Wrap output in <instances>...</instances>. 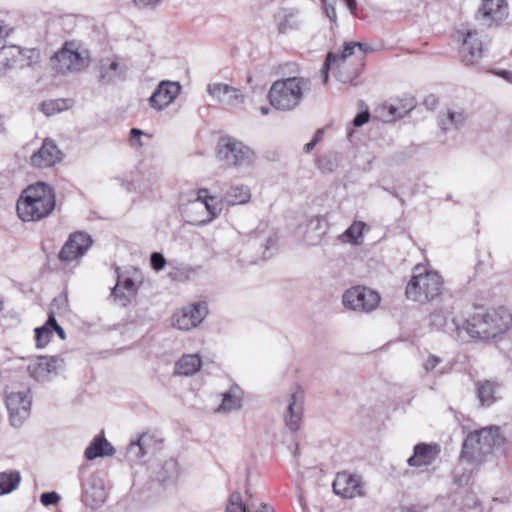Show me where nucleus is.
<instances>
[{"instance_id":"f257e3e1","label":"nucleus","mask_w":512,"mask_h":512,"mask_svg":"<svg viewBox=\"0 0 512 512\" xmlns=\"http://www.w3.org/2000/svg\"><path fill=\"white\" fill-rule=\"evenodd\" d=\"M512 325V314L504 307H476L462 323L463 329L473 339L489 341L506 333Z\"/></svg>"},{"instance_id":"f03ea898","label":"nucleus","mask_w":512,"mask_h":512,"mask_svg":"<svg viewBox=\"0 0 512 512\" xmlns=\"http://www.w3.org/2000/svg\"><path fill=\"white\" fill-rule=\"evenodd\" d=\"M55 205L54 188L44 182H37L22 191L16 209L23 221H39L49 216Z\"/></svg>"},{"instance_id":"7ed1b4c3","label":"nucleus","mask_w":512,"mask_h":512,"mask_svg":"<svg viewBox=\"0 0 512 512\" xmlns=\"http://www.w3.org/2000/svg\"><path fill=\"white\" fill-rule=\"evenodd\" d=\"M309 81L303 77H288L273 82L268 92L270 105L279 111H292L298 107Z\"/></svg>"},{"instance_id":"20e7f679","label":"nucleus","mask_w":512,"mask_h":512,"mask_svg":"<svg viewBox=\"0 0 512 512\" xmlns=\"http://www.w3.org/2000/svg\"><path fill=\"white\" fill-rule=\"evenodd\" d=\"M503 442L504 438L498 427L482 428L468 434L462 446L461 457L469 462H481Z\"/></svg>"},{"instance_id":"39448f33","label":"nucleus","mask_w":512,"mask_h":512,"mask_svg":"<svg viewBox=\"0 0 512 512\" xmlns=\"http://www.w3.org/2000/svg\"><path fill=\"white\" fill-rule=\"evenodd\" d=\"M195 198L189 200L183 208L187 222L195 226H204L217 218L222 211V204L215 196L208 195L206 188L193 192Z\"/></svg>"},{"instance_id":"423d86ee","label":"nucleus","mask_w":512,"mask_h":512,"mask_svg":"<svg viewBox=\"0 0 512 512\" xmlns=\"http://www.w3.org/2000/svg\"><path fill=\"white\" fill-rule=\"evenodd\" d=\"M442 285V277L437 272H420L412 276L405 293L408 299L424 303L439 296Z\"/></svg>"},{"instance_id":"0eeeda50","label":"nucleus","mask_w":512,"mask_h":512,"mask_svg":"<svg viewBox=\"0 0 512 512\" xmlns=\"http://www.w3.org/2000/svg\"><path fill=\"white\" fill-rule=\"evenodd\" d=\"M57 73L78 72L89 65V52L74 41L66 42L51 59Z\"/></svg>"},{"instance_id":"6e6552de","label":"nucleus","mask_w":512,"mask_h":512,"mask_svg":"<svg viewBox=\"0 0 512 512\" xmlns=\"http://www.w3.org/2000/svg\"><path fill=\"white\" fill-rule=\"evenodd\" d=\"M5 403L11 425L20 427L30 415L32 403L30 389L19 384L7 386L5 389Z\"/></svg>"},{"instance_id":"1a4fd4ad","label":"nucleus","mask_w":512,"mask_h":512,"mask_svg":"<svg viewBox=\"0 0 512 512\" xmlns=\"http://www.w3.org/2000/svg\"><path fill=\"white\" fill-rule=\"evenodd\" d=\"M217 157L230 167L249 166L254 162L255 153L248 146L233 137H221L217 146Z\"/></svg>"},{"instance_id":"9d476101","label":"nucleus","mask_w":512,"mask_h":512,"mask_svg":"<svg viewBox=\"0 0 512 512\" xmlns=\"http://www.w3.org/2000/svg\"><path fill=\"white\" fill-rule=\"evenodd\" d=\"M368 51H371V48L361 42H345L343 50L340 54H337L335 77L343 83L353 81L359 76L360 68L357 67L351 72H346V59L355 55L360 62V66H363V60Z\"/></svg>"},{"instance_id":"9b49d317","label":"nucleus","mask_w":512,"mask_h":512,"mask_svg":"<svg viewBox=\"0 0 512 512\" xmlns=\"http://www.w3.org/2000/svg\"><path fill=\"white\" fill-rule=\"evenodd\" d=\"M380 295L364 286H354L346 290L342 296L343 305L353 311L371 312L380 303Z\"/></svg>"},{"instance_id":"f8f14e48","label":"nucleus","mask_w":512,"mask_h":512,"mask_svg":"<svg viewBox=\"0 0 512 512\" xmlns=\"http://www.w3.org/2000/svg\"><path fill=\"white\" fill-rule=\"evenodd\" d=\"M106 490L103 479L90 473L82 479V501L91 509H98L106 500Z\"/></svg>"},{"instance_id":"ddd939ff","label":"nucleus","mask_w":512,"mask_h":512,"mask_svg":"<svg viewBox=\"0 0 512 512\" xmlns=\"http://www.w3.org/2000/svg\"><path fill=\"white\" fill-rule=\"evenodd\" d=\"M65 365L60 356H41L28 365V372L36 381L46 382L58 374Z\"/></svg>"},{"instance_id":"4468645a","label":"nucleus","mask_w":512,"mask_h":512,"mask_svg":"<svg viewBox=\"0 0 512 512\" xmlns=\"http://www.w3.org/2000/svg\"><path fill=\"white\" fill-rule=\"evenodd\" d=\"M92 244L91 236L85 232L72 233L59 252L62 262H71L86 254Z\"/></svg>"},{"instance_id":"2eb2a0df","label":"nucleus","mask_w":512,"mask_h":512,"mask_svg":"<svg viewBox=\"0 0 512 512\" xmlns=\"http://www.w3.org/2000/svg\"><path fill=\"white\" fill-rule=\"evenodd\" d=\"M207 314L208 307L205 302L194 303L175 315L174 326L180 330H190L198 326Z\"/></svg>"},{"instance_id":"dca6fc26","label":"nucleus","mask_w":512,"mask_h":512,"mask_svg":"<svg viewBox=\"0 0 512 512\" xmlns=\"http://www.w3.org/2000/svg\"><path fill=\"white\" fill-rule=\"evenodd\" d=\"M63 159V153L56 143L46 138L42 146L30 157V163L35 168H49Z\"/></svg>"},{"instance_id":"f3484780","label":"nucleus","mask_w":512,"mask_h":512,"mask_svg":"<svg viewBox=\"0 0 512 512\" xmlns=\"http://www.w3.org/2000/svg\"><path fill=\"white\" fill-rule=\"evenodd\" d=\"M180 91L178 82L162 81L149 98V104L158 111L163 110L176 99Z\"/></svg>"},{"instance_id":"a211bd4d","label":"nucleus","mask_w":512,"mask_h":512,"mask_svg":"<svg viewBox=\"0 0 512 512\" xmlns=\"http://www.w3.org/2000/svg\"><path fill=\"white\" fill-rule=\"evenodd\" d=\"M304 393L298 390L292 393L288 399V405L284 412L286 427L295 432L299 430L303 415Z\"/></svg>"},{"instance_id":"6ab92c4d","label":"nucleus","mask_w":512,"mask_h":512,"mask_svg":"<svg viewBox=\"0 0 512 512\" xmlns=\"http://www.w3.org/2000/svg\"><path fill=\"white\" fill-rule=\"evenodd\" d=\"M482 53V42L478 39L477 32L468 31L459 50L462 63L466 66L473 65L481 59Z\"/></svg>"},{"instance_id":"aec40b11","label":"nucleus","mask_w":512,"mask_h":512,"mask_svg":"<svg viewBox=\"0 0 512 512\" xmlns=\"http://www.w3.org/2000/svg\"><path fill=\"white\" fill-rule=\"evenodd\" d=\"M333 491L343 498H354L362 495L360 479L346 472L338 473L333 482Z\"/></svg>"},{"instance_id":"412c9836","label":"nucleus","mask_w":512,"mask_h":512,"mask_svg":"<svg viewBox=\"0 0 512 512\" xmlns=\"http://www.w3.org/2000/svg\"><path fill=\"white\" fill-rule=\"evenodd\" d=\"M207 92L213 98L227 106H236L242 104L244 101V97L241 94V91L228 84H209L207 87Z\"/></svg>"},{"instance_id":"4be33fe9","label":"nucleus","mask_w":512,"mask_h":512,"mask_svg":"<svg viewBox=\"0 0 512 512\" xmlns=\"http://www.w3.org/2000/svg\"><path fill=\"white\" fill-rule=\"evenodd\" d=\"M476 396L481 407H490L501 398L502 384L494 380H479L475 383Z\"/></svg>"},{"instance_id":"5701e85b","label":"nucleus","mask_w":512,"mask_h":512,"mask_svg":"<svg viewBox=\"0 0 512 512\" xmlns=\"http://www.w3.org/2000/svg\"><path fill=\"white\" fill-rule=\"evenodd\" d=\"M479 16L490 24H498L508 16L506 0H484L478 11Z\"/></svg>"},{"instance_id":"b1692460","label":"nucleus","mask_w":512,"mask_h":512,"mask_svg":"<svg viewBox=\"0 0 512 512\" xmlns=\"http://www.w3.org/2000/svg\"><path fill=\"white\" fill-rule=\"evenodd\" d=\"M440 453L437 444L419 443L414 447V453L408 458L407 463L411 467H421L431 465Z\"/></svg>"},{"instance_id":"393cba45","label":"nucleus","mask_w":512,"mask_h":512,"mask_svg":"<svg viewBox=\"0 0 512 512\" xmlns=\"http://www.w3.org/2000/svg\"><path fill=\"white\" fill-rule=\"evenodd\" d=\"M21 47L17 45L0 48V76H7L12 69L19 68Z\"/></svg>"},{"instance_id":"a878e982","label":"nucleus","mask_w":512,"mask_h":512,"mask_svg":"<svg viewBox=\"0 0 512 512\" xmlns=\"http://www.w3.org/2000/svg\"><path fill=\"white\" fill-rule=\"evenodd\" d=\"M467 116L462 109L447 108L445 112L439 115V126L443 131H453L460 129L466 123Z\"/></svg>"},{"instance_id":"bb28decb","label":"nucleus","mask_w":512,"mask_h":512,"mask_svg":"<svg viewBox=\"0 0 512 512\" xmlns=\"http://www.w3.org/2000/svg\"><path fill=\"white\" fill-rule=\"evenodd\" d=\"M222 396V402L216 409V412L229 413L241 408L243 392L239 386H231Z\"/></svg>"},{"instance_id":"cd10ccee","label":"nucleus","mask_w":512,"mask_h":512,"mask_svg":"<svg viewBox=\"0 0 512 512\" xmlns=\"http://www.w3.org/2000/svg\"><path fill=\"white\" fill-rule=\"evenodd\" d=\"M152 437L148 434L141 435L137 441H132L126 450V457L131 461H136L150 453V444Z\"/></svg>"},{"instance_id":"c85d7f7f","label":"nucleus","mask_w":512,"mask_h":512,"mask_svg":"<svg viewBox=\"0 0 512 512\" xmlns=\"http://www.w3.org/2000/svg\"><path fill=\"white\" fill-rule=\"evenodd\" d=\"M114 452V447L103 436H97L86 448L85 457L88 460H93L98 457L111 456Z\"/></svg>"},{"instance_id":"c756f323","label":"nucleus","mask_w":512,"mask_h":512,"mask_svg":"<svg viewBox=\"0 0 512 512\" xmlns=\"http://www.w3.org/2000/svg\"><path fill=\"white\" fill-rule=\"evenodd\" d=\"M277 29L280 33L286 34L298 30L301 26V21L298 17L297 11L284 10L275 16Z\"/></svg>"},{"instance_id":"7c9ffc66","label":"nucleus","mask_w":512,"mask_h":512,"mask_svg":"<svg viewBox=\"0 0 512 512\" xmlns=\"http://www.w3.org/2000/svg\"><path fill=\"white\" fill-rule=\"evenodd\" d=\"M202 365L200 357L196 354L184 355L175 365V373L183 376L195 374Z\"/></svg>"},{"instance_id":"2f4dec72","label":"nucleus","mask_w":512,"mask_h":512,"mask_svg":"<svg viewBox=\"0 0 512 512\" xmlns=\"http://www.w3.org/2000/svg\"><path fill=\"white\" fill-rule=\"evenodd\" d=\"M251 198L250 189L245 185L232 186L224 195L222 202L229 206L247 203Z\"/></svg>"},{"instance_id":"473e14b6","label":"nucleus","mask_w":512,"mask_h":512,"mask_svg":"<svg viewBox=\"0 0 512 512\" xmlns=\"http://www.w3.org/2000/svg\"><path fill=\"white\" fill-rule=\"evenodd\" d=\"M21 480L18 471L0 472V496L14 491Z\"/></svg>"},{"instance_id":"72a5a7b5","label":"nucleus","mask_w":512,"mask_h":512,"mask_svg":"<svg viewBox=\"0 0 512 512\" xmlns=\"http://www.w3.org/2000/svg\"><path fill=\"white\" fill-rule=\"evenodd\" d=\"M365 223L354 222L341 236L343 242H350L353 244H360L363 238V229Z\"/></svg>"},{"instance_id":"f704fd0d","label":"nucleus","mask_w":512,"mask_h":512,"mask_svg":"<svg viewBox=\"0 0 512 512\" xmlns=\"http://www.w3.org/2000/svg\"><path fill=\"white\" fill-rule=\"evenodd\" d=\"M119 63L116 59H104L100 63V79L105 83L111 82L117 75Z\"/></svg>"},{"instance_id":"c9c22d12","label":"nucleus","mask_w":512,"mask_h":512,"mask_svg":"<svg viewBox=\"0 0 512 512\" xmlns=\"http://www.w3.org/2000/svg\"><path fill=\"white\" fill-rule=\"evenodd\" d=\"M225 512H252L250 504H244L242 495L238 491H234L228 498Z\"/></svg>"},{"instance_id":"e433bc0d","label":"nucleus","mask_w":512,"mask_h":512,"mask_svg":"<svg viewBox=\"0 0 512 512\" xmlns=\"http://www.w3.org/2000/svg\"><path fill=\"white\" fill-rule=\"evenodd\" d=\"M443 360L439 356L430 354L423 362L422 367L427 373L444 374L445 370L440 367Z\"/></svg>"},{"instance_id":"4c0bfd02","label":"nucleus","mask_w":512,"mask_h":512,"mask_svg":"<svg viewBox=\"0 0 512 512\" xmlns=\"http://www.w3.org/2000/svg\"><path fill=\"white\" fill-rule=\"evenodd\" d=\"M40 60V52L37 49L31 48H21V59L19 63V68H23L25 66H32L38 63Z\"/></svg>"},{"instance_id":"58836bf2","label":"nucleus","mask_w":512,"mask_h":512,"mask_svg":"<svg viewBox=\"0 0 512 512\" xmlns=\"http://www.w3.org/2000/svg\"><path fill=\"white\" fill-rule=\"evenodd\" d=\"M51 337L52 329H50V326H47V321L43 326L37 327L35 329V339L37 342V347H44L46 344L49 343Z\"/></svg>"},{"instance_id":"ea45409f","label":"nucleus","mask_w":512,"mask_h":512,"mask_svg":"<svg viewBox=\"0 0 512 512\" xmlns=\"http://www.w3.org/2000/svg\"><path fill=\"white\" fill-rule=\"evenodd\" d=\"M111 296L114 297V300L118 301L122 307H126L131 302V299L134 297V296L130 295L128 292L125 293L121 289L119 280H118L117 284L113 287Z\"/></svg>"},{"instance_id":"a19ab883","label":"nucleus","mask_w":512,"mask_h":512,"mask_svg":"<svg viewBox=\"0 0 512 512\" xmlns=\"http://www.w3.org/2000/svg\"><path fill=\"white\" fill-rule=\"evenodd\" d=\"M430 326L436 329L443 328L447 323V317L442 310H434L430 316Z\"/></svg>"},{"instance_id":"79ce46f5","label":"nucleus","mask_w":512,"mask_h":512,"mask_svg":"<svg viewBox=\"0 0 512 512\" xmlns=\"http://www.w3.org/2000/svg\"><path fill=\"white\" fill-rule=\"evenodd\" d=\"M336 60H337V54L330 52L327 54L326 60L323 64V67L321 69L322 79L323 83H327L328 81V73L331 65L336 66Z\"/></svg>"},{"instance_id":"37998d69","label":"nucleus","mask_w":512,"mask_h":512,"mask_svg":"<svg viewBox=\"0 0 512 512\" xmlns=\"http://www.w3.org/2000/svg\"><path fill=\"white\" fill-rule=\"evenodd\" d=\"M150 263L155 271H161L166 265V259L160 252H153L150 256Z\"/></svg>"},{"instance_id":"c03bdc74","label":"nucleus","mask_w":512,"mask_h":512,"mask_svg":"<svg viewBox=\"0 0 512 512\" xmlns=\"http://www.w3.org/2000/svg\"><path fill=\"white\" fill-rule=\"evenodd\" d=\"M60 499V495L54 491L42 493L40 496V501L44 506L57 504Z\"/></svg>"},{"instance_id":"a18cd8bd","label":"nucleus","mask_w":512,"mask_h":512,"mask_svg":"<svg viewBox=\"0 0 512 512\" xmlns=\"http://www.w3.org/2000/svg\"><path fill=\"white\" fill-rule=\"evenodd\" d=\"M47 326H50V329H52V332L55 331L59 337L64 340L65 339V331L64 329L58 324L55 315L51 312L47 319Z\"/></svg>"},{"instance_id":"49530a36","label":"nucleus","mask_w":512,"mask_h":512,"mask_svg":"<svg viewBox=\"0 0 512 512\" xmlns=\"http://www.w3.org/2000/svg\"><path fill=\"white\" fill-rule=\"evenodd\" d=\"M404 110L403 112H399L398 108L395 107V106H390L389 108V113L392 115V116H395V117H403L405 114H407L410 110H412L414 108V103L412 100H409L404 106H403Z\"/></svg>"},{"instance_id":"de8ad7c7","label":"nucleus","mask_w":512,"mask_h":512,"mask_svg":"<svg viewBox=\"0 0 512 512\" xmlns=\"http://www.w3.org/2000/svg\"><path fill=\"white\" fill-rule=\"evenodd\" d=\"M143 131L138 129V128H132L130 130V138H129V141H130V144L131 146L133 147H141L142 146V143L140 141V137L143 135Z\"/></svg>"},{"instance_id":"09e8293b","label":"nucleus","mask_w":512,"mask_h":512,"mask_svg":"<svg viewBox=\"0 0 512 512\" xmlns=\"http://www.w3.org/2000/svg\"><path fill=\"white\" fill-rule=\"evenodd\" d=\"M41 110L46 115H52L55 112L61 111V107L57 102H44L41 105Z\"/></svg>"},{"instance_id":"8fccbe9b","label":"nucleus","mask_w":512,"mask_h":512,"mask_svg":"<svg viewBox=\"0 0 512 512\" xmlns=\"http://www.w3.org/2000/svg\"><path fill=\"white\" fill-rule=\"evenodd\" d=\"M120 285L121 289L127 291L130 295L135 297L137 294V288L132 278H126Z\"/></svg>"},{"instance_id":"3c124183","label":"nucleus","mask_w":512,"mask_h":512,"mask_svg":"<svg viewBox=\"0 0 512 512\" xmlns=\"http://www.w3.org/2000/svg\"><path fill=\"white\" fill-rule=\"evenodd\" d=\"M322 3L327 17L330 19V21L336 22L337 14L334 4L329 3L327 0H322Z\"/></svg>"},{"instance_id":"603ef678","label":"nucleus","mask_w":512,"mask_h":512,"mask_svg":"<svg viewBox=\"0 0 512 512\" xmlns=\"http://www.w3.org/2000/svg\"><path fill=\"white\" fill-rule=\"evenodd\" d=\"M370 114L368 111L358 113L353 119V125L355 127H361L369 121Z\"/></svg>"},{"instance_id":"864d4df0","label":"nucleus","mask_w":512,"mask_h":512,"mask_svg":"<svg viewBox=\"0 0 512 512\" xmlns=\"http://www.w3.org/2000/svg\"><path fill=\"white\" fill-rule=\"evenodd\" d=\"M133 2L138 8L144 9L149 6H155L160 0H133Z\"/></svg>"},{"instance_id":"5fc2aeb1","label":"nucleus","mask_w":512,"mask_h":512,"mask_svg":"<svg viewBox=\"0 0 512 512\" xmlns=\"http://www.w3.org/2000/svg\"><path fill=\"white\" fill-rule=\"evenodd\" d=\"M424 105H426L430 110H433L438 105V99L434 95H429L424 99Z\"/></svg>"},{"instance_id":"6e6d98bb","label":"nucleus","mask_w":512,"mask_h":512,"mask_svg":"<svg viewBox=\"0 0 512 512\" xmlns=\"http://www.w3.org/2000/svg\"><path fill=\"white\" fill-rule=\"evenodd\" d=\"M255 512H274V509L266 503H261Z\"/></svg>"},{"instance_id":"4d7b16f0","label":"nucleus","mask_w":512,"mask_h":512,"mask_svg":"<svg viewBox=\"0 0 512 512\" xmlns=\"http://www.w3.org/2000/svg\"><path fill=\"white\" fill-rule=\"evenodd\" d=\"M344 1L346 2L347 7L350 10V12L352 14H354L356 9H357V2H356V0H344Z\"/></svg>"},{"instance_id":"13d9d810","label":"nucleus","mask_w":512,"mask_h":512,"mask_svg":"<svg viewBox=\"0 0 512 512\" xmlns=\"http://www.w3.org/2000/svg\"><path fill=\"white\" fill-rule=\"evenodd\" d=\"M323 134H324V131L323 129H318L315 134H314V137L311 141H315V143L317 144L323 137Z\"/></svg>"},{"instance_id":"bf43d9fd","label":"nucleus","mask_w":512,"mask_h":512,"mask_svg":"<svg viewBox=\"0 0 512 512\" xmlns=\"http://www.w3.org/2000/svg\"><path fill=\"white\" fill-rule=\"evenodd\" d=\"M497 74L504 77L509 82H512V72L502 70V71L498 72Z\"/></svg>"},{"instance_id":"052dcab7","label":"nucleus","mask_w":512,"mask_h":512,"mask_svg":"<svg viewBox=\"0 0 512 512\" xmlns=\"http://www.w3.org/2000/svg\"><path fill=\"white\" fill-rule=\"evenodd\" d=\"M315 146H316L315 141H310L307 144H305L304 151L306 153H309V152H311L314 149Z\"/></svg>"},{"instance_id":"680f3d73","label":"nucleus","mask_w":512,"mask_h":512,"mask_svg":"<svg viewBox=\"0 0 512 512\" xmlns=\"http://www.w3.org/2000/svg\"><path fill=\"white\" fill-rule=\"evenodd\" d=\"M6 35H7L6 26L4 25V23L2 21H0V39L4 38Z\"/></svg>"},{"instance_id":"e2e57ef3","label":"nucleus","mask_w":512,"mask_h":512,"mask_svg":"<svg viewBox=\"0 0 512 512\" xmlns=\"http://www.w3.org/2000/svg\"><path fill=\"white\" fill-rule=\"evenodd\" d=\"M260 112H261V114H262V115H268V114H269V112H270V108H269V107H267V106H262V107L260 108Z\"/></svg>"},{"instance_id":"0e129e2a","label":"nucleus","mask_w":512,"mask_h":512,"mask_svg":"<svg viewBox=\"0 0 512 512\" xmlns=\"http://www.w3.org/2000/svg\"><path fill=\"white\" fill-rule=\"evenodd\" d=\"M192 215L198 216V217H206L205 213H202L201 210H193Z\"/></svg>"},{"instance_id":"69168bd1","label":"nucleus","mask_w":512,"mask_h":512,"mask_svg":"<svg viewBox=\"0 0 512 512\" xmlns=\"http://www.w3.org/2000/svg\"><path fill=\"white\" fill-rule=\"evenodd\" d=\"M5 130V122L3 117L0 115V132H3Z\"/></svg>"},{"instance_id":"338daca9","label":"nucleus","mask_w":512,"mask_h":512,"mask_svg":"<svg viewBox=\"0 0 512 512\" xmlns=\"http://www.w3.org/2000/svg\"><path fill=\"white\" fill-rule=\"evenodd\" d=\"M453 324L456 327V329H459V324L455 319L453 320Z\"/></svg>"},{"instance_id":"774afa93","label":"nucleus","mask_w":512,"mask_h":512,"mask_svg":"<svg viewBox=\"0 0 512 512\" xmlns=\"http://www.w3.org/2000/svg\"><path fill=\"white\" fill-rule=\"evenodd\" d=\"M246 495H247V496H249V497H251V494H250V490H249V489H247V490H246Z\"/></svg>"}]
</instances>
